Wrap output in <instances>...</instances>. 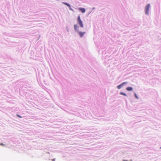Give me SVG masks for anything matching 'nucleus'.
<instances>
[{
	"mask_svg": "<svg viewBox=\"0 0 161 161\" xmlns=\"http://www.w3.org/2000/svg\"><path fill=\"white\" fill-rule=\"evenodd\" d=\"M63 3L65 5H67V6H68V7H69L70 8H71L70 5L69 4H68V3Z\"/></svg>",
	"mask_w": 161,
	"mask_h": 161,
	"instance_id": "nucleus-8",
	"label": "nucleus"
},
{
	"mask_svg": "<svg viewBox=\"0 0 161 161\" xmlns=\"http://www.w3.org/2000/svg\"><path fill=\"white\" fill-rule=\"evenodd\" d=\"M127 83V82H123V83H121V84H120V85H119L117 86L118 88L119 89H120L124 84H126Z\"/></svg>",
	"mask_w": 161,
	"mask_h": 161,
	"instance_id": "nucleus-3",
	"label": "nucleus"
},
{
	"mask_svg": "<svg viewBox=\"0 0 161 161\" xmlns=\"http://www.w3.org/2000/svg\"><path fill=\"white\" fill-rule=\"evenodd\" d=\"M53 161H55V160L54 159H53Z\"/></svg>",
	"mask_w": 161,
	"mask_h": 161,
	"instance_id": "nucleus-12",
	"label": "nucleus"
},
{
	"mask_svg": "<svg viewBox=\"0 0 161 161\" xmlns=\"http://www.w3.org/2000/svg\"><path fill=\"white\" fill-rule=\"evenodd\" d=\"M150 7V4H148L145 7V14H148V11Z\"/></svg>",
	"mask_w": 161,
	"mask_h": 161,
	"instance_id": "nucleus-2",
	"label": "nucleus"
},
{
	"mask_svg": "<svg viewBox=\"0 0 161 161\" xmlns=\"http://www.w3.org/2000/svg\"><path fill=\"white\" fill-rule=\"evenodd\" d=\"M17 116L19 118H21V117L19 115L17 114Z\"/></svg>",
	"mask_w": 161,
	"mask_h": 161,
	"instance_id": "nucleus-11",
	"label": "nucleus"
},
{
	"mask_svg": "<svg viewBox=\"0 0 161 161\" xmlns=\"http://www.w3.org/2000/svg\"><path fill=\"white\" fill-rule=\"evenodd\" d=\"M74 30L75 31H78V29L79 28V26L77 25H74Z\"/></svg>",
	"mask_w": 161,
	"mask_h": 161,
	"instance_id": "nucleus-5",
	"label": "nucleus"
},
{
	"mask_svg": "<svg viewBox=\"0 0 161 161\" xmlns=\"http://www.w3.org/2000/svg\"><path fill=\"white\" fill-rule=\"evenodd\" d=\"M79 9L80 10L81 12L83 13H84L85 12L86 10L84 8H79Z\"/></svg>",
	"mask_w": 161,
	"mask_h": 161,
	"instance_id": "nucleus-6",
	"label": "nucleus"
},
{
	"mask_svg": "<svg viewBox=\"0 0 161 161\" xmlns=\"http://www.w3.org/2000/svg\"><path fill=\"white\" fill-rule=\"evenodd\" d=\"M135 96L136 98L138 99V98L137 95L135 93Z\"/></svg>",
	"mask_w": 161,
	"mask_h": 161,
	"instance_id": "nucleus-10",
	"label": "nucleus"
},
{
	"mask_svg": "<svg viewBox=\"0 0 161 161\" xmlns=\"http://www.w3.org/2000/svg\"><path fill=\"white\" fill-rule=\"evenodd\" d=\"M120 94H121V95H124L125 96H126V95L124 93L122 92H120Z\"/></svg>",
	"mask_w": 161,
	"mask_h": 161,
	"instance_id": "nucleus-9",
	"label": "nucleus"
},
{
	"mask_svg": "<svg viewBox=\"0 0 161 161\" xmlns=\"http://www.w3.org/2000/svg\"><path fill=\"white\" fill-rule=\"evenodd\" d=\"M0 145H3V143H1V144H0Z\"/></svg>",
	"mask_w": 161,
	"mask_h": 161,
	"instance_id": "nucleus-13",
	"label": "nucleus"
},
{
	"mask_svg": "<svg viewBox=\"0 0 161 161\" xmlns=\"http://www.w3.org/2000/svg\"><path fill=\"white\" fill-rule=\"evenodd\" d=\"M126 90L128 91H132L133 90V88L131 87H128L126 88Z\"/></svg>",
	"mask_w": 161,
	"mask_h": 161,
	"instance_id": "nucleus-7",
	"label": "nucleus"
},
{
	"mask_svg": "<svg viewBox=\"0 0 161 161\" xmlns=\"http://www.w3.org/2000/svg\"><path fill=\"white\" fill-rule=\"evenodd\" d=\"M77 22L80 27L82 28L83 27L84 25L82 21L81 20L80 16H79L78 17Z\"/></svg>",
	"mask_w": 161,
	"mask_h": 161,
	"instance_id": "nucleus-1",
	"label": "nucleus"
},
{
	"mask_svg": "<svg viewBox=\"0 0 161 161\" xmlns=\"http://www.w3.org/2000/svg\"><path fill=\"white\" fill-rule=\"evenodd\" d=\"M78 33L80 37H83L85 33V32H79Z\"/></svg>",
	"mask_w": 161,
	"mask_h": 161,
	"instance_id": "nucleus-4",
	"label": "nucleus"
}]
</instances>
